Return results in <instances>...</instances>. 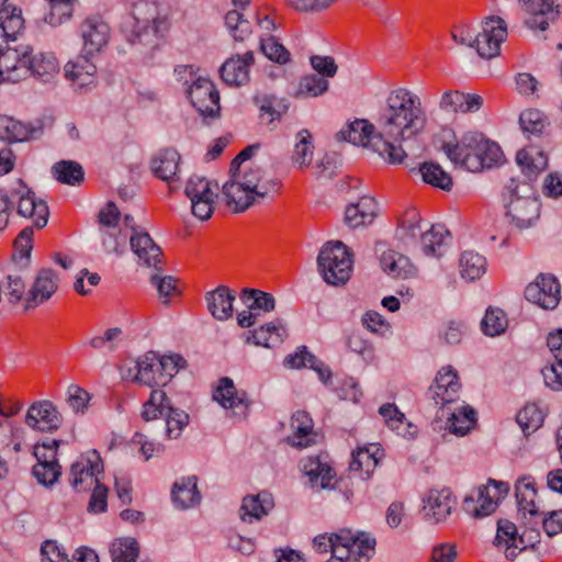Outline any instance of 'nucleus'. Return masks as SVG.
<instances>
[{"label": "nucleus", "mask_w": 562, "mask_h": 562, "mask_svg": "<svg viewBox=\"0 0 562 562\" xmlns=\"http://www.w3.org/2000/svg\"><path fill=\"white\" fill-rule=\"evenodd\" d=\"M188 97L202 116L215 119L220 115V93L211 80L199 77L189 87Z\"/></svg>", "instance_id": "nucleus-14"}, {"label": "nucleus", "mask_w": 562, "mask_h": 562, "mask_svg": "<svg viewBox=\"0 0 562 562\" xmlns=\"http://www.w3.org/2000/svg\"><path fill=\"white\" fill-rule=\"evenodd\" d=\"M186 195L190 201L215 200L217 194L212 189V183L203 177L192 176L186 186Z\"/></svg>", "instance_id": "nucleus-58"}, {"label": "nucleus", "mask_w": 562, "mask_h": 562, "mask_svg": "<svg viewBox=\"0 0 562 562\" xmlns=\"http://www.w3.org/2000/svg\"><path fill=\"white\" fill-rule=\"evenodd\" d=\"M486 259L473 250H464L459 258L460 276L465 281L479 280L486 272Z\"/></svg>", "instance_id": "nucleus-42"}, {"label": "nucleus", "mask_w": 562, "mask_h": 562, "mask_svg": "<svg viewBox=\"0 0 562 562\" xmlns=\"http://www.w3.org/2000/svg\"><path fill=\"white\" fill-rule=\"evenodd\" d=\"M54 178L68 186H78L83 181L85 171L80 164L74 160H60L52 167Z\"/></svg>", "instance_id": "nucleus-46"}, {"label": "nucleus", "mask_w": 562, "mask_h": 562, "mask_svg": "<svg viewBox=\"0 0 562 562\" xmlns=\"http://www.w3.org/2000/svg\"><path fill=\"white\" fill-rule=\"evenodd\" d=\"M516 161L522 173L530 180L536 179L548 167V156L536 146L520 149L516 155Z\"/></svg>", "instance_id": "nucleus-34"}, {"label": "nucleus", "mask_w": 562, "mask_h": 562, "mask_svg": "<svg viewBox=\"0 0 562 562\" xmlns=\"http://www.w3.org/2000/svg\"><path fill=\"white\" fill-rule=\"evenodd\" d=\"M420 216L416 210L405 212L396 231V236L404 243L415 240L420 233Z\"/></svg>", "instance_id": "nucleus-59"}, {"label": "nucleus", "mask_w": 562, "mask_h": 562, "mask_svg": "<svg viewBox=\"0 0 562 562\" xmlns=\"http://www.w3.org/2000/svg\"><path fill=\"white\" fill-rule=\"evenodd\" d=\"M158 361L157 355L148 351L134 362V368H128L123 372V379L150 387L160 386L161 383L158 382L160 379Z\"/></svg>", "instance_id": "nucleus-24"}, {"label": "nucleus", "mask_w": 562, "mask_h": 562, "mask_svg": "<svg viewBox=\"0 0 562 562\" xmlns=\"http://www.w3.org/2000/svg\"><path fill=\"white\" fill-rule=\"evenodd\" d=\"M530 191L527 184L520 189L518 181L512 178L502 193L506 215L519 229L533 226L540 216V202Z\"/></svg>", "instance_id": "nucleus-6"}, {"label": "nucleus", "mask_w": 562, "mask_h": 562, "mask_svg": "<svg viewBox=\"0 0 562 562\" xmlns=\"http://www.w3.org/2000/svg\"><path fill=\"white\" fill-rule=\"evenodd\" d=\"M229 175L240 182L239 186L246 187L248 192L255 194L259 201L270 193L277 192L280 188V181L277 178H268L259 166L252 164H246L238 170H229Z\"/></svg>", "instance_id": "nucleus-12"}, {"label": "nucleus", "mask_w": 562, "mask_h": 562, "mask_svg": "<svg viewBox=\"0 0 562 562\" xmlns=\"http://www.w3.org/2000/svg\"><path fill=\"white\" fill-rule=\"evenodd\" d=\"M540 541L539 529L533 526H525V530L518 536L517 527L507 519L497 521V532L493 541L494 546L504 550L508 560H514L528 547H535Z\"/></svg>", "instance_id": "nucleus-8"}, {"label": "nucleus", "mask_w": 562, "mask_h": 562, "mask_svg": "<svg viewBox=\"0 0 562 562\" xmlns=\"http://www.w3.org/2000/svg\"><path fill=\"white\" fill-rule=\"evenodd\" d=\"M475 411L470 406H462L451 413L447 422V429L454 435L464 436L475 425Z\"/></svg>", "instance_id": "nucleus-47"}, {"label": "nucleus", "mask_w": 562, "mask_h": 562, "mask_svg": "<svg viewBox=\"0 0 562 562\" xmlns=\"http://www.w3.org/2000/svg\"><path fill=\"white\" fill-rule=\"evenodd\" d=\"M318 271L324 281L330 285L345 284L352 271V259L349 249L342 241H328L317 257Z\"/></svg>", "instance_id": "nucleus-7"}, {"label": "nucleus", "mask_w": 562, "mask_h": 562, "mask_svg": "<svg viewBox=\"0 0 562 562\" xmlns=\"http://www.w3.org/2000/svg\"><path fill=\"white\" fill-rule=\"evenodd\" d=\"M0 283L9 304L14 306L22 302V300L25 303L27 292L25 291V283L19 274H8Z\"/></svg>", "instance_id": "nucleus-57"}, {"label": "nucleus", "mask_w": 562, "mask_h": 562, "mask_svg": "<svg viewBox=\"0 0 562 562\" xmlns=\"http://www.w3.org/2000/svg\"><path fill=\"white\" fill-rule=\"evenodd\" d=\"M12 198H18V213L23 217H30L34 220V225L37 228L46 226L49 210L45 201L37 200L35 193L23 182L22 179H18L10 189Z\"/></svg>", "instance_id": "nucleus-10"}, {"label": "nucleus", "mask_w": 562, "mask_h": 562, "mask_svg": "<svg viewBox=\"0 0 562 562\" xmlns=\"http://www.w3.org/2000/svg\"><path fill=\"white\" fill-rule=\"evenodd\" d=\"M166 432L169 438H178L182 431V429L189 423V415L181 409L172 407L168 408L166 415Z\"/></svg>", "instance_id": "nucleus-63"}, {"label": "nucleus", "mask_w": 562, "mask_h": 562, "mask_svg": "<svg viewBox=\"0 0 562 562\" xmlns=\"http://www.w3.org/2000/svg\"><path fill=\"white\" fill-rule=\"evenodd\" d=\"M169 22L160 16L155 3L140 1L122 23V32L132 44H139L150 50L159 45V38L167 32Z\"/></svg>", "instance_id": "nucleus-3"}, {"label": "nucleus", "mask_w": 562, "mask_h": 562, "mask_svg": "<svg viewBox=\"0 0 562 562\" xmlns=\"http://www.w3.org/2000/svg\"><path fill=\"white\" fill-rule=\"evenodd\" d=\"M378 452L379 448L375 446L372 451L369 448L358 449L352 453L349 471L351 473H358L362 480L368 479L378 465Z\"/></svg>", "instance_id": "nucleus-44"}, {"label": "nucleus", "mask_w": 562, "mask_h": 562, "mask_svg": "<svg viewBox=\"0 0 562 562\" xmlns=\"http://www.w3.org/2000/svg\"><path fill=\"white\" fill-rule=\"evenodd\" d=\"M517 423L524 432H532L543 423V414L536 404L525 405L517 414Z\"/></svg>", "instance_id": "nucleus-60"}, {"label": "nucleus", "mask_w": 562, "mask_h": 562, "mask_svg": "<svg viewBox=\"0 0 562 562\" xmlns=\"http://www.w3.org/2000/svg\"><path fill=\"white\" fill-rule=\"evenodd\" d=\"M338 539L349 543L352 562H368L374 553L375 539L366 533H353L349 529L339 530Z\"/></svg>", "instance_id": "nucleus-33"}, {"label": "nucleus", "mask_w": 562, "mask_h": 562, "mask_svg": "<svg viewBox=\"0 0 562 562\" xmlns=\"http://www.w3.org/2000/svg\"><path fill=\"white\" fill-rule=\"evenodd\" d=\"M102 471L103 463L100 454L95 450L89 451L71 464L69 484L77 492H86L98 483V474Z\"/></svg>", "instance_id": "nucleus-11"}, {"label": "nucleus", "mask_w": 562, "mask_h": 562, "mask_svg": "<svg viewBox=\"0 0 562 562\" xmlns=\"http://www.w3.org/2000/svg\"><path fill=\"white\" fill-rule=\"evenodd\" d=\"M519 123L525 134L541 135L548 126L546 115L536 109H528L521 112Z\"/></svg>", "instance_id": "nucleus-54"}, {"label": "nucleus", "mask_w": 562, "mask_h": 562, "mask_svg": "<svg viewBox=\"0 0 562 562\" xmlns=\"http://www.w3.org/2000/svg\"><path fill=\"white\" fill-rule=\"evenodd\" d=\"M196 476L192 475L173 484L171 496L178 507L184 509L200 502L201 496L196 490Z\"/></svg>", "instance_id": "nucleus-41"}, {"label": "nucleus", "mask_w": 562, "mask_h": 562, "mask_svg": "<svg viewBox=\"0 0 562 562\" xmlns=\"http://www.w3.org/2000/svg\"><path fill=\"white\" fill-rule=\"evenodd\" d=\"M240 299L248 307V311H243L237 316L238 325L244 328L250 327L256 323L259 311L271 312L274 310V297L270 293L260 290L243 289Z\"/></svg>", "instance_id": "nucleus-19"}, {"label": "nucleus", "mask_w": 562, "mask_h": 562, "mask_svg": "<svg viewBox=\"0 0 562 562\" xmlns=\"http://www.w3.org/2000/svg\"><path fill=\"white\" fill-rule=\"evenodd\" d=\"M255 63L252 52L235 55L225 60L220 69L222 80L228 86L239 87L248 83L249 69Z\"/></svg>", "instance_id": "nucleus-26"}, {"label": "nucleus", "mask_w": 562, "mask_h": 562, "mask_svg": "<svg viewBox=\"0 0 562 562\" xmlns=\"http://www.w3.org/2000/svg\"><path fill=\"white\" fill-rule=\"evenodd\" d=\"M423 518L431 524L445 522L457 506V497L449 487L431 488L423 498Z\"/></svg>", "instance_id": "nucleus-13"}, {"label": "nucleus", "mask_w": 562, "mask_h": 562, "mask_svg": "<svg viewBox=\"0 0 562 562\" xmlns=\"http://www.w3.org/2000/svg\"><path fill=\"white\" fill-rule=\"evenodd\" d=\"M419 171L426 183L445 191H450L452 188V178L438 164L424 162Z\"/></svg>", "instance_id": "nucleus-49"}, {"label": "nucleus", "mask_w": 562, "mask_h": 562, "mask_svg": "<svg viewBox=\"0 0 562 562\" xmlns=\"http://www.w3.org/2000/svg\"><path fill=\"white\" fill-rule=\"evenodd\" d=\"M30 72L42 82H49L59 72V64L50 53H38L33 56L27 52Z\"/></svg>", "instance_id": "nucleus-36"}, {"label": "nucleus", "mask_w": 562, "mask_h": 562, "mask_svg": "<svg viewBox=\"0 0 562 562\" xmlns=\"http://www.w3.org/2000/svg\"><path fill=\"white\" fill-rule=\"evenodd\" d=\"M296 138L292 160L300 169H304L311 165L313 158L312 135L307 130H302L297 133Z\"/></svg>", "instance_id": "nucleus-51"}, {"label": "nucleus", "mask_w": 562, "mask_h": 562, "mask_svg": "<svg viewBox=\"0 0 562 562\" xmlns=\"http://www.w3.org/2000/svg\"><path fill=\"white\" fill-rule=\"evenodd\" d=\"M49 7L45 14V22L52 26H59L69 21L74 14V5L77 0H46Z\"/></svg>", "instance_id": "nucleus-50"}, {"label": "nucleus", "mask_w": 562, "mask_h": 562, "mask_svg": "<svg viewBox=\"0 0 562 562\" xmlns=\"http://www.w3.org/2000/svg\"><path fill=\"white\" fill-rule=\"evenodd\" d=\"M508 492V483L490 479L486 485L480 486L464 498L463 509L474 518H483L495 512Z\"/></svg>", "instance_id": "nucleus-9"}, {"label": "nucleus", "mask_w": 562, "mask_h": 562, "mask_svg": "<svg viewBox=\"0 0 562 562\" xmlns=\"http://www.w3.org/2000/svg\"><path fill=\"white\" fill-rule=\"evenodd\" d=\"M207 310L218 321H226L233 315L235 292L225 285H218L215 290L205 294Z\"/></svg>", "instance_id": "nucleus-31"}, {"label": "nucleus", "mask_w": 562, "mask_h": 562, "mask_svg": "<svg viewBox=\"0 0 562 562\" xmlns=\"http://www.w3.org/2000/svg\"><path fill=\"white\" fill-rule=\"evenodd\" d=\"M139 547L133 538L117 539L112 543L111 557L113 562H136Z\"/></svg>", "instance_id": "nucleus-53"}, {"label": "nucleus", "mask_w": 562, "mask_h": 562, "mask_svg": "<svg viewBox=\"0 0 562 562\" xmlns=\"http://www.w3.org/2000/svg\"><path fill=\"white\" fill-rule=\"evenodd\" d=\"M381 267L392 278L407 279L416 274L409 259L392 249L384 251L380 258Z\"/></svg>", "instance_id": "nucleus-39"}, {"label": "nucleus", "mask_w": 562, "mask_h": 562, "mask_svg": "<svg viewBox=\"0 0 562 562\" xmlns=\"http://www.w3.org/2000/svg\"><path fill=\"white\" fill-rule=\"evenodd\" d=\"M180 162V155L175 149L159 150L151 159V171L154 175L164 180H173L177 176Z\"/></svg>", "instance_id": "nucleus-37"}, {"label": "nucleus", "mask_w": 562, "mask_h": 562, "mask_svg": "<svg viewBox=\"0 0 562 562\" xmlns=\"http://www.w3.org/2000/svg\"><path fill=\"white\" fill-rule=\"evenodd\" d=\"M485 335L494 337L503 334L508 326L506 314L501 308L490 307L481 322Z\"/></svg>", "instance_id": "nucleus-55"}, {"label": "nucleus", "mask_w": 562, "mask_h": 562, "mask_svg": "<svg viewBox=\"0 0 562 562\" xmlns=\"http://www.w3.org/2000/svg\"><path fill=\"white\" fill-rule=\"evenodd\" d=\"M483 105V98L475 93H464L459 90L446 91L440 101L439 109L447 114H467L477 112Z\"/></svg>", "instance_id": "nucleus-27"}, {"label": "nucleus", "mask_w": 562, "mask_h": 562, "mask_svg": "<svg viewBox=\"0 0 562 562\" xmlns=\"http://www.w3.org/2000/svg\"><path fill=\"white\" fill-rule=\"evenodd\" d=\"M515 490L518 512L522 515L524 525L538 528L540 525V512L535 502L537 491L533 481L530 477H522L516 483Z\"/></svg>", "instance_id": "nucleus-25"}, {"label": "nucleus", "mask_w": 562, "mask_h": 562, "mask_svg": "<svg viewBox=\"0 0 562 562\" xmlns=\"http://www.w3.org/2000/svg\"><path fill=\"white\" fill-rule=\"evenodd\" d=\"M42 124H24L13 117L0 115V139L12 142H25L37 138L42 134Z\"/></svg>", "instance_id": "nucleus-28"}, {"label": "nucleus", "mask_w": 562, "mask_h": 562, "mask_svg": "<svg viewBox=\"0 0 562 562\" xmlns=\"http://www.w3.org/2000/svg\"><path fill=\"white\" fill-rule=\"evenodd\" d=\"M239 181L229 175V180L226 181L222 188L227 206L237 213L244 212L252 204L260 202L255 194L248 192V189L244 186H239Z\"/></svg>", "instance_id": "nucleus-32"}, {"label": "nucleus", "mask_w": 562, "mask_h": 562, "mask_svg": "<svg viewBox=\"0 0 562 562\" xmlns=\"http://www.w3.org/2000/svg\"><path fill=\"white\" fill-rule=\"evenodd\" d=\"M158 369H160V379L158 382L166 385L178 371L186 367L187 361L180 355L162 356L158 358Z\"/></svg>", "instance_id": "nucleus-62"}, {"label": "nucleus", "mask_w": 562, "mask_h": 562, "mask_svg": "<svg viewBox=\"0 0 562 562\" xmlns=\"http://www.w3.org/2000/svg\"><path fill=\"white\" fill-rule=\"evenodd\" d=\"M451 37L459 45L475 47L480 57L491 59L499 55L501 44L507 37V24L499 16H488L482 22V32L475 38L469 25L454 26Z\"/></svg>", "instance_id": "nucleus-5"}, {"label": "nucleus", "mask_w": 562, "mask_h": 562, "mask_svg": "<svg viewBox=\"0 0 562 562\" xmlns=\"http://www.w3.org/2000/svg\"><path fill=\"white\" fill-rule=\"evenodd\" d=\"M442 150L454 164H460L472 172L492 168L501 162L503 151L501 147L487 139L480 132H467L456 144L445 143Z\"/></svg>", "instance_id": "nucleus-2"}, {"label": "nucleus", "mask_w": 562, "mask_h": 562, "mask_svg": "<svg viewBox=\"0 0 562 562\" xmlns=\"http://www.w3.org/2000/svg\"><path fill=\"white\" fill-rule=\"evenodd\" d=\"M80 35L83 53L93 56L108 45L110 26L99 16L87 18L80 25Z\"/></svg>", "instance_id": "nucleus-18"}, {"label": "nucleus", "mask_w": 562, "mask_h": 562, "mask_svg": "<svg viewBox=\"0 0 562 562\" xmlns=\"http://www.w3.org/2000/svg\"><path fill=\"white\" fill-rule=\"evenodd\" d=\"M525 297L544 310H553L560 302V283L553 276H540L526 288Z\"/></svg>", "instance_id": "nucleus-20"}, {"label": "nucleus", "mask_w": 562, "mask_h": 562, "mask_svg": "<svg viewBox=\"0 0 562 562\" xmlns=\"http://www.w3.org/2000/svg\"><path fill=\"white\" fill-rule=\"evenodd\" d=\"M313 427V419L306 412H295L291 418L293 434L288 437V442L296 448H305L315 443L316 434Z\"/></svg>", "instance_id": "nucleus-30"}, {"label": "nucleus", "mask_w": 562, "mask_h": 562, "mask_svg": "<svg viewBox=\"0 0 562 562\" xmlns=\"http://www.w3.org/2000/svg\"><path fill=\"white\" fill-rule=\"evenodd\" d=\"M25 425L34 430L54 432L63 424V416L50 401L34 402L26 412Z\"/></svg>", "instance_id": "nucleus-17"}, {"label": "nucleus", "mask_w": 562, "mask_h": 562, "mask_svg": "<svg viewBox=\"0 0 562 562\" xmlns=\"http://www.w3.org/2000/svg\"><path fill=\"white\" fill-rule=\"evenodd\" d=\"M132 235L130 236V245L138 260L147 266L160 270L162 251L160 247L153 240L150 235L139 227L132 226Z\"/></svg>", "instance_id": "nucleus-23"}, {"label": "nucleus", "mask_w": 562, "mask_h": 562, "mask_svg": "<svg viewBox=\"0 0 562 562\" xmlns=\"http://www.w3.org/2000/svg\"><path fill=\"white\" fill-rule=\"evenodd\" d=\"M518 3L527 14L525 24L531 30L546 31L562 14L561 5L553 0H518Z\"/></svg>", "instance_id": "nucleus-15"}, {"label": "nucleus", "mask_w": 562, "mask_h": 562, "mask_svg": "<svg viewBox=\"0 0 562 562\" xmlns=\"http://www.w3.org/2000/svg\"><path fill=\"white\" fill-rule=\"evenodd\" d=\"M302 469L312 486L321 488L335 487L336 474L333 468L326 461H323L319 456L308 457L303 460Z\"/></svg>", "instance_id": "nucleus-29"}, {"label": "nucleus", "mask_w": 562, "mask_h": 562, "mask_svg": "<svg viewBox=\"0 0 562 562\" xmlns=\"http://www.w3.org/2000/svg\"><path fill=\"white\" fill-rule=\"evenodd\" d=\"M329 88V82L326 78L319 77L316 74L303 76L294 92L295 98H315L324 94Z\"/></svg>", "instance_id": "nucleus-48"}, {"label": "nucleus", "mask_w": 562, "mask_h": 562, "mask_svg": "<svg viewBox=\"0 0 562 562\" xmlns=\"http://www.w3.org/2000/svg\"><path fill=\"white\" fill-rule=\"evenodd\" d=\"M24 29V20L20 8L7 5L0 9V30L7 40H15Z\"/></svg>", "instance_id": "nucleus-43"}, {"label": "nucleus", "mask_w": 562, "mask_h": 562, "mask_svg": "<svg viewBox=\"0 0 562 562\" xmlns=\"http://www.w3.org/2000/svg\"><path fill=\"white\" fill-rule=\"evenodd\" d=\"M260 49L274 63L283 65L290 61V52L274 36L261 37Z\"/></svg>", "instance_id": "nucleus-61"}, {"label": "nucleus", "mask_w": 562, "mask_h": 562, "mask_svg": "<svg viewBox=\"0 0 562 562\" xmlns=\"http://www.w3.org/2000/svg\"><path fill=\"white\" fill-rule=\"evenodd\" d=\"M449 233L441 226L432 225L431 228L422 234V249L426 256L441 257L446 248V238Z\"/></svg>", "instance_id": "nucleus-45"}, {"label": "nucleus", "mask_w": 562, "mask_h": 562, "mask_svg": "<svg viewBox=\"0 0 562 562\" xmlns=\"http://www.w3.org/2000/svg\"><path fill=\"white\" fill-rule=\"evenodd\" d=\"M225 24L236 42L246 41L252 33L250 22L238 10L226 13Z\"/></svg>", "instance_id": "nucleus-56"}, {"label": "nucleus", "mask_w": 562, "mask_h": 562, "mask_svg": "<svg viewBox=\"0 0 562 562\" xmlns=\"http://www.w3.org/2000/svg\"><path fill=\"white\" fill-rule=\"evenodd\" d=\"M286 337V328L282 321L266 324L251 331L247 337V342H254L257 346L272 348L280 345Z\"/></svg>", "instance_id": "nucleus-38"}, {"label": "nucleus", "mask_w": 562, "mask_h": 562, "mask_svg": "<svg viewBox=\"0 0 562 562\" xmlns=\"http://www.w3.org/2000/svg\"><path fill=\"white\" fill-rule=\"evenodd\" d=\"M376 123L381 135L392 146L402 147L401 142L423 132L427 124V114L416 93L397 88L386 97Z\"/></svg>", "instance_id": "nucleus-1"}, {"label": "nucleus", "mask_w": 562, "mask_h": 562, "mask_svg": "<svg viewBox=\"0 0 562 562\" xmlns=\"http://www.w3.org/2000/svg\"><path fill=\"white\" fill-rule=\"evenodd\" d=\"M213 398L218 402L225 409H232L233 415L237 417H246L250 401L244 391H237L233 380L222 378L218 382Z\"/></svg>", "instance_id": "nucleus-22"}, {"label": "nucleus", "mask_w": 562, "mask_h": 562, "mask_svg": "<svg viewBox=\"0 0 562 562\" xmlns=\"http://www.w3.org/2000/svg\"><path fill=\"white\" fill-rule=\"evenodd\" d=\"M32 473L40 484L49 486L57 482L61 474V467L58 462L36 463L33 465Z\"/></svg>", "instance_id": "nucleus-64"}, {"label": "nucleus", "mask_w": 562, "mask_h": 562, "mask_svg": "<svg viewBox=\"0 0 562 562\" xmlns=\"http://www.w3.org/2000/svg\"><path fill=\"white\" fill-rule=\"evenodd\" d=\"M338 140H346L357 146H362L382 157L392 165H398L407 157L402 147H394L381 135L378 124L374 125L368 120L356 119L348 123L337 134Z\"/></svg>", "instance_id": "nucleus-4"}, {"label": "nucleus", "mask_w": 562, "mask_h": 562, "mask_svg": "<svg viewBox=\"0 0 562 562\" xmlns=\"http://www.w3.org/2000/svg\"><path fill=\"white\" fill-rule=\"evenodd\" d=\"M170 405L169 398L164 391L154 390L143 406L142 417L146 422L154 420L159 416L165 417Z\"/></svg>", "instance_id": "nucleus-52"}, {"label": "nucleus", "mask_w": 562, "mask_h": 562, "mask_svg": "<svg viewBox=\"0 0 562 562\" xmlns=\"http://www.w3.org/2000/svg\"><path fill=\"white\" fill-rule=\"evenodd\" d=\"M378 214V204L371 196H362L357 203L347 206L345 221L350 227H359L373 222Z\"/></svg>", "instance_id": "nucleus-35"}, {"label": "nucleus", "mask_w": 562, "mask_h": 562, "mask_svg": "<svg viewBox=\"0 0 562 562\" xmlns=\"http://www.w3.org/2000/svg\"><path fill=\"white\" fill-rule=\"evenodd\" d=\"M460 387L457 372L451 367L442 368L438 372L435 383L429 387L428 396L436 405L443 408L447 404L458 400Z\"/></svg>", "instance_id": "nucleus-21"}, {"label": "nucleus", "mask_w": 562, "mask_h": 562, "mask_svg": "<svg viewBox=\"0 0 562 562\" xmlns=\"http://www.w3.org/2000/svg\"><path fill=\"white\" fill-rule=\"evenodd\" d=\"M273 507L272 496L265 492L258 495H248L244 497L240 507V518L243 521L251 522L254 519H260L266 516Z\"/></svg>", "instance_id": "nucleus-40"}, {"label": "nucleus", "mask_w": 562, "mask_h": 562, "mask_svg": "<svg viewBox=\"0 0 562 562\" xmlns=\"http://www.w3.org/2000/svg\"><path fill=\"white\" fill-rule=\"evenodd\" d=\"M58 286V273L50 268L41 269L27 290L25 311L34 310L46 303L57 292Z\"/></svg>", "instance_id": "nucleus-16"}]
</instances>
